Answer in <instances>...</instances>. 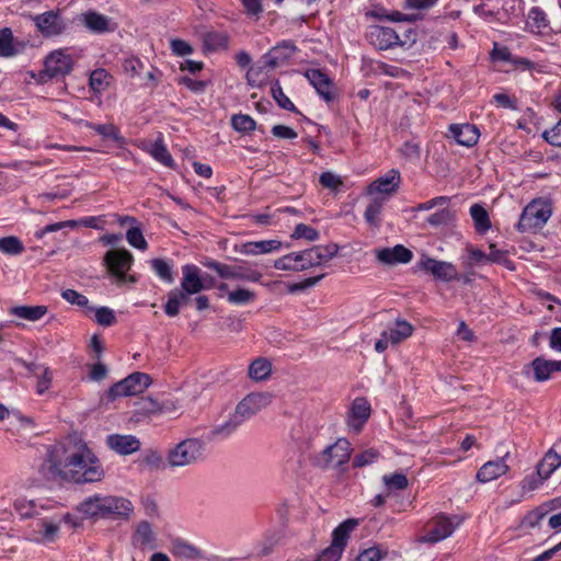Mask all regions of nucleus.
<instances>
[{"mask_svg": "<svg viewBox=\"0 0 561 561\" xmlns=\"http://www.w3.org/2000/svg\"><path fill=\"white\" fill-rule=\"evenodd\" d=\"M48 462L51 472L67 482L96 483L105 477L99 457L85 440L76 436L51 446Z\"/></svg>", "mask_w": 561, "mask_h": 561, "instance_id": "1", "label": "nucleus"}, {"mask_svg": "<svg viewBox=\"0 0 561 561\" xmlns=\"http://www.w3.org/2000/svg\"><path fill=\"white\" fill-rule=\"evenodd\" d=\"M77 511L88 518H128L134 512V505L125 497L94 494L83 500L77 506Z\"/></svg>", "mask_w": 561, "mask_h": 561, "instance_id": "2", "label": "nucleus"}, {"mask_svg": "<svg viewBox=\"0 0 561 561\" xmlns=\"http://www.w3.org/2000/svg\"><path fill=\"white\" fill-rule=\"evenodd\" d=\"M204 444L197 438L183 439L167 449V465L170 469L191 467L204 457Z\"/></svg>", "mask_w": 561, "mask_h": 561, "instance_id": "3", "label": "nucleus"}, {"mask_svg": "<svg viewBox=\"0 0 561 561\" xmlns=\"http://www.w3.org/2000/svg\"><path fill=\"white\" fill-rule=\"evenodd\" d=\"M552 215L551 202L545 198L533 199L523 210L517 229L534 232L541 229Z\"/></svg>", "mask_w": 561, "mask_h": 561, "instance_id": "4", "label": "nucleus"}, {"mask_svg": "<svg viewBox=\"0 0 561 561\" xmlns=\"http://www.w3.org/2000/svg\"><path fill=\"white\" fill-rule=\"evenodd\" d=\"M461 522V518L456 515L438 514L425 524L424 534L417 537L416 541L420 543H437L450 537Z\"/></svg>", "mask_w": 561, "mask_h": 561, "instance_id": "5", "label": "nucleus"}, {"mask_svg": "<svg viewBox=\"0 0 561 561\" xmlns=\"http://www.w3.org/2000/svg\"><path fill=\"white\" fill-rule=\"evenodd\" d=\"M73 67V58L67 49H57L51 51L44 61V69L38 72L37 81L46 83L48 80L58 77H65Z\"/></svg>", "mask_w": 561, "mask_h": 561, "instance_id": "6", "label": "nucleus"}, {"mask_svg": "<svg viewBox=\"0 0 561 561\" xmlns=\"http://www.w3.org/2000/svg\"><path fill=\"white\" fill-rule=\"evenodd\" d=\"M358 526V519L350 518L340 524L332 534V543L317 561H339L347 543L350 534Z\"/></svg>", "mask_w": 561, "mask_h": 561, "instance_id": "7", "label": "nucleus"}, {"mask_svg": "<svg viewBox=\"0 0 561 561\" xmlns=\"http://www.w3.org/2000/svg\"><path fill=\"white\" fill-rule=\"evenodd\" d=\"M204 266L215 271L224 279L260 283L263 276L257 270L244 265L224 264L215 260L206 261Z\"/></svg>", "mask_w": 561, "mask_h": 561, "instance_id": "8", "label": "nucleus"}, {"mask_svg": "<svg viewBox=\"0 0 561 561\" xmlns=\"http://www.w3.org/2000/svg\"><path fill=\"white\" fill-rule=\"evenodd\" d=\"M61 519L54 517L39 518L32 523L26 531V538L41 545H49L59 538Z\"/></svg>", "mask_w": 561, "mask_h": 561, "instance_id": "9", "label": "nucleus"}, {"mask_svg": "<svg viewBox=\"0 0 561 561\" xmlns=\"http://www.w3.org/2000/svg\"><path fill=\"white\" fill-rule=\"evenodd\" d=\"M151 383V378L145 373H133L123 380L113 385L108 390V397L115 400L119 397L137 396L142 393Z\"/></svg>", "mask_w": 561, "mask_h": 561, "instance_id": "10", "label": "nucleus"}, {"mask_svg": "<svg viewBox=\"0 0 561 561\" xmlns=\"http://www.w3.org/2000/svg\"><path fill=\"white\" fill-rule=\"evenodd\" d=\"M414 328L405 320L398 319L392 325H389L380 334L375 343V350L383 353L389 346H396L413 334Z\"/></svg>", "mask_w": 561, "mask_h": 561, "instance_id": "11", "label": "nucleus"}, {"mask_svg": "<svg viewBox=\"0 0 561 561\" xmlns=\"http://www.w3.org/2000/svg\"><path fill=\"white\" fill-rule=\"evenodd\" d=\"M554 373H561V360L546 359L541 356L523 368V375L537 382L549 380Z\"/></svg>", "mask_w": 561, "mask_h": 561, "instance_id": "12", "label": "nucleus"}, {"mask_svg": "<svg viewBox=\"0 0 561 561\" xmlns=\"http://www.w3.org/2000/svg\"><path fill=\"white\" fill-rule=\"evenodd\" d=\"M272 398L268 392H251L237 404L234 411L244 422L268 407Z\"/></svg>", "mask_w": 561, "mask_h": 561, "instance_id": "13", "label": "nucleus"}, {"mask_svg": "<svg viewBox=\"0 0 561 561\" xmlns=\"http://www.w3.org/2000/svg\"><path fill=\"white\" fill-rule=\"evenodd\" d=\"M351 451V443L345 438H339L322 451L320 461L325 468H339L350 460Z\"/></svg>", "mask_w": 561, "mask_h": 561, "instance_id": "14", "label": "nucleus"}, {"mask_svg": "<svg viewBox=\"0 0 561 561\" xmlns=\"http://www.w3.org/2000/svg\"><path fill=\"white\" fill-rule=\"evenodd\" d=\"M401 183L400 172L396 169L389 170L382 176L373 181L366 190L369 196H385L387 201L396 193Z\"/></svg>", "mask_w": 561, "mask_h": 561, "instance_id": "15", "label": "nucleus"}, {"mask_svg": "<svg viewBox=\"0 0 561 561\" xmlns=\"http://www.w3.org/2000/svg\"><path fill=\"white\" fill-rule=\"evenodd\" d=\"M182 280L180 291L187 298L190 296L201 293L205 289H210L211 285H207L202 276V271L194 264H185L182 266Z\"/></svg>", "mask_w": 561, "mask_h": 561, "instance_id": "16", "label": "nucleus"}, {"mask_svg": "<svg viewBox=\"0 0 561 561\" xmlns=\"http://www.w3.org/2000/svg\"><path fill=\"white\" fill-rule=\"evenodd\" d=\"M104 260L110 272L115 275L118 280L125 279L134 261L131 253L125 249L108 251Z\"/></svg>", "mask_w": 561, "mask_h": 561, "instance_id": "17", "label": "nucleus"}, {"mask_svg": "<svg viewBox=\"0 0 561 561\" xmlns=\"http://www.w3.org/2000/svg\"><path fill=\"white\" fill-rule=\"evenodd\" d=\"M417 266L444 282H450L458 277L457 268L449 262L424 256L419 261Z\"/></svg>", "mask_w": 561, "mask_h": 561, "instance_id": "18", "label": "nucleus"}, {"mask_svg": "<svg viewBox=\"0 0 561 561\" xmlns=\"http://www.w3.org/2000/svg\"><path fill=\"white\" fill-rule=\"evenodd\" d=\"M508 457L510 453L507 451L504 456L497 457L494 460H489L483 463L477 471V481L481 483H488L506 474L510 470V466L506 462Z\"/></svg>", "mask_w": 561, "mask_h": 561, "instance_id": "19", "label": "nucleus"}, {"mask_svg": "<svg viewBox=\"0 0 561 561\" xmlns=\"http://www.w3.org/2000/svg\"><path fill=\"white\" fill-rule=\"evenodd\" d=\"M305 76L322 100L330 103L335 99L333 81L327 73L320 69H309Z\"/></svg>", "mask_w": 561, "mask_h": 561, "instance_id": "20", "label": "nucleus"}, {"mask_svg": "<svg viewBox=\"0 0 561 561\" xmlns=\"http://www.w3.org/2000/svg\"><path fill=\"white\" fill-rule=\"evenodd\" d=\"M283 243L278 239L247 241L236 247V251L242 255L256 256L279 252Z\"/></svg>", "mask_w": 561, "mask_h": 561, "instance_id": "21", "label": "nucleus"}, {"mask_svg": "<svg viewBox=\"0 0 561 561\" xmlns=\"http://www.w3.org/2000/svg\"><path fill=\"white\" fill-rule=\"evenodd\" d=\"M370 404L364 398H356L347 413V426L354 433H359L370 416Z\"/></svg>", "mask_w": 561, "mask_h": 561, "instance_id": "22", "label": "nucleus"}, {"mask_svg": "<svg viewBox=\"0 0 561 561\" xmlns=\"http://www.w3.org/2000/svg\"><path fill=\"white\" fill-rule=\"evenodd\" d=\"M367 37L374 46L381 50L393 47L400 41L393 28L381 25L369 26Z\"/></svg>", "mask_w": 561, "mask_h": 561, "instance_id": "23", "label": "nucleus"}, {"mask_svg": "<svg viewBox=\"0 0 561 561\" xmlns=\"http://www.w3.org/2000/svg\"><path fill=\"white\" fill-rule=\"evenodd\" d=\"M376 259L385 265H397L409 263L413 253L408 248L397 244L393 248H381L375 251Z\"/></svg>", "mask_w": 561, "mask_h": 561, "instance_id": "24", "label": "nucleus"}, {"mask_svg": "<svg viewBox=\"0 0 561 561\" xmlns=\"http://www.w3.org/2000/svg\"><path fill=\"white\" fill-rule=\"evenodd\" d=\"M34 23L38 31L44 36H55L61 34L66 24L58 13L54 11H48L42 14L34 16Z\"/></svg>", "mask_w": 561, "mask_h": 561, "instance_id": "25", "label": "nucleus"}, {"mask_svg": "<svg viewBox=\"0 0 561 561\" xmlns=\"http://www.w3.org/2000/svg\"><path fill=\"white\" fill-rule=\"evenodd\" d=\"M107 447L118 455L127 456L138 451L140 440L135 435L111 434L106 437Z\"/></svg>", "mask_w": 561, "mask_h": 561, "instance_id": "26", "label": "nucleus"}, {"mask_svg": "<svg viewBox=\"0 0 561 561\" xmlns=\"http://www.w3.org/2000/svg\"><path fill=\"white\" fill-rule=\"evenodd\" d=\"M297 48L290 41H283L276 46L272 47L264 56L265 66L268 68H275L288 59H290L296 53Z\"/></svg>", "mask_w": 561, "mask_h": 561, "instance_id": "27", "label": "nucleus"}, {"mask_svg": "<svg viewBox=\"0 0 561 561\" xmlns=\"http://www.w3.org/2000/svg\"><path fill=\"white\" fill-rule=\"evenodd\" d=\"M80 22L92 33L113 32L116 24L110 18L95 11H88L80 15Z\"/></svg>", "mask_w": 561, "mask_h": 561, "instance_id": "28", "label": "nucleus"}, {"mask_svg": "<svg viewBox=\"0 0 561 561\" xmlns=\"http://www.w3.org/2000/svg\"><path fill=\"white\" fill-rule=\"evenodd\" d=\"M54 504L48 500H27L19 497L14 501V510L21 518H31L39 515L42 511H49Z\"/></svg>", "mask_w": 561, "mask_h": 561, "instance_id": "29", "label": "nucleus"}, {"mask_svg": "<svg viewBox=\"0 0 561 561\" xmlns=\"http://www.w3.org/2000/svg\"><path fill=\"white\" fill-rule=\"evenodd\" d=\"M306 256L307 270L320 266L332 260L337 253L336 244L317 245L304 250Z\"/></svg>", "mask_w": 561, "mask_h": 561, "instance_id": "30", "label": "nucleus"}, {"mask_svg": "<svg viewBox=\"0 0 561 561\" xmlns=\"http://www.w3.org/2000/svg\"><path fill=\"white\" fill-rule=\"evenodd\" d=\"M449 133L458 145L465 147L474 146L480 137L479 129L471 124H453L449 126Z\"/></svg>", "mask_w": 561, "mask_h": 561, "instance_id": "31", "label": "nucleus"}, {"mask_svg": "<svg viewBox=\"0 0 561 561\" xmlns=\"http://www.w3.org/2000/svg\"><path fill=\"white\" fill-rule=\"evenodd\" d=\"M526 30L534 35H546L550 30V23L546 12L539 7H533L526 18Z\"/></svg>", "mask_w": 561, "mask_h": 561, "instance_id": "32", "label": "nucleus"}, {"mask_svg": "<svg viewBox=\"0 0 561 561\" xmlns=\"http://www.w3.org/2000/svg\"><path fill=\"white\" fill-rule=\"evenodd\" d=\"M140 148L149 153L157 162L168 168H174L175 162L169 152L162 138H158L153 142H142Z\"/></svg>", "mask_w": 561, "mask_h": 561, "instance_id": "33", "label": "nucleus"}, {"mask_svg": "<svg viewBox=\"0 0 561 561\" xmlns=\"http://www.w3.org/2000/svg\"><path fill=\"white\" fill-rule=\"evenodd\" d=\"M156 534L151 525L147 520H142L137 525V528L133 535V545L139 549H154Z\"/></svg>", "mask_w": 561, "mask_h": 561, "instance_id": "34", "label": "nucleus"}, {"mask_svg": "<svg viewBox=\"0 0 561 561\" xmlns=\"http://www.w3.org/2000/svg\"><path fill=\"white\" fill-rule=\"evenodd\" d=\"M387 203L385 196H370V199L364 211V219L368 226L378 229L381 226V215L383 206Z\"/></svg>", "mask_w": 561, "mask_h": 561, "instance_id": "35", "label": "nucleus"}, {"mask_svg": "<svg viewBox=\"0 0 561 561\" xmlns=\"http://www.w3.org/2000/svg\"><path fill=\"white\" fill-rule=\"evenodd\" d=\"M274 267L279 271L300 272L307 270L304 251L291 252L274 261Z\"/></svg>", "mask_w": 561, "mask_h": 561, "instance_id": "36", "label": "nucleus"}, {"mask_svg": "<svg viewBox=\"0 0 561 561\" xmlns=\"http://www.w3.org/2000/svg\"><path fill=\"white\" fill-rule=\"evenodd\" d=\"M25 367L37 378L36 392L41 396L44 394L50 388L53 381L51 369L35 363L26 364Z\"/></svg>", "mask_w": 561, "mask_h": 561, "instance_id": "37", "label": "nucleus"}, {"mask_svg": "<svg viewBox=\"0 0 561 561\" xmlns=\"http://www.w3.org/2000/svg\"><path fill=\"white\" fill-rule=\"evenodd\" d=\"M560 467L561 455L558 454L553 448H550L538 462L536 469L538 470L539 476L548 480Z\"/></svg>", "mask_w": 561, "mask_h": 561, "instance_id": "38", "label": "nucleus"}, {"mask_svg": "<svg viewBox=\"0 0 561 561\" xmlns=\"http://www.w3.org/2000/svg\"><path fill=\"white\" fill-rule=\"evenodd\" d=\"M242 423V417H240L234 411L227 421L215 426L210 431L209 436L211 439H226L230 437Z\"/></svg>", "mask_w": 561, "mask_h": 561, "instance_id": "39", "label": "nucleus"}, {"mask_svg": "<svg viewBox=\"0 0 561 561\" xmlns=\"http://www.w3.org/2000/svg\"><path fill=\"white\" fill-rule=\"evenodd\" d=\"M23 46L15 42L11 28L4 27L0 30V57L10 58L18 55Z\"/></svg>", "mask_w": 561, "mask_h": 561, "instance_id": "40", "label": "nucleus"}, {"mask_svg": "<svg viewBox=\"0 0 561 561\" xmlns=\"http://www.w3.org/2000/svg\"><path fill=\"white\" fill-rule=\"evenodd\" d=\"M47 311L46 306H16L10 309L12 316L31 322L41 320Z\"/></svg>", "mask_w": 561, "mask_h": 561, "instance_id": "41", "label": "nucleus"}, {"mask_svg": "<svg viewBox=\"0 0 561 561\" xmlns=\"http://www.w3.org/2000/svg\"><path fill=\"white\" fill-rule=\"evenodd\" d=\"M112 82L111 73L103 69L98 68L90 73L89 85L91 90L96 94L105 92Z\"/></svg>", "mask_w": 561, "mask_h": 561, "instance_id": "42", "label": "nucleus"}, {"mask_svg": "<svg viewBox=\"0 0 561 561\" xmlns=\"http://www.w3.org/2000/svg\"><path fill=\"white\" fill-rule=\"evenodd\" d=\"M249 377L254 381L267 379L272 374V363L267 358L257 357L254 359L248 370Z\"/></svg>", "mask_w": 561, "mask_h": 561, "instance_id": "43", "label": "nucleus"}, {"mask_svg": "<svg viewBox=\"0 0 561 561\" xmlns=\"http://www.w3.org/2000/svg\"><path fill=\"white\" fill-rule=\"evenodd\" d=\"M171 552L176 557L187 560H196L203 557L202 551L197 547L182 539L172 541Z\"/></svg>", "mask_w": 561, "mask_h": 561, "instance_id": "44", "label": "nucleus"}, {"mask_svg": "<svg viewBox=\"0 0 561 561\" xmlns=\"http://www.w3.org/2000/svg\"><path fill=\"white\" fill-rule=\"evenodd\" d=\"M229 35L225 32H208L204 35V48L210 51L224 50L229 46Z\"/></svg>", "mask_w": 561, "mask_h": 561, "instance_id": "45", "label": "nucleus"}, {"mask_svg": "<svg viewBox=\"0 0 561 561\" xmlns=\"http://www.w3.org/2000/svg\"><path fill=\"white\" fill-rule=\"evenodd\" d=\"M470 216L474 222V228L479 233H485L491 228L489 214L480 204H473L470 207Z\"/></svg>", "mask_w": 561, "mask_h": 561, "instance_id": "46", "label": "nucleus"}, {"mask_svg": "<svg viewBox=\"0 0 561 561\" xmlns=\"http://www.w3.org/2000/svg\"><path fill=\"white\" fill-rule=\"evenodd\" d=\"M256 299L255 291L238 287L227 293V301L233 306H244L254 302Z\"/></svg>", "mask_w": 561, "mask_h": 561, "instance_id": "47", "label": "nucleus"}, {"mask_svg": "<svg viewBox=\"0 0 561 561\" xmlns=\"http://www.w3.org/2000/svg\"><path fill=\"white\" fill-rule=\"evenodd\" d=\"M142 463L152 470H160L168 468L167 465V454L163 456L157 449H147L141 455Z\"/></svg>", "mask_w": 561, "mask_h": 561, "instance_id": "48", "label": "nucleus"}, {"mask_svg": "<svg viewBox=\"0 0 561 561\" xmlns=\"http://www.w3.org/2000/svg\"><path fill=\"white\" fill-rule=\"evenodd\" d=\"M61 297L70 305L83 308L85 316L91 314L92 306L89 305V299L84 295L75 289H65L61 291Z\"/></svg>", "mask_w": 561, "mask_h": 561, "instance_id": "49", "label": "nucleus"}, {"mask_svg": "<svg viewBox=\"0 0 561 561\" xmlns=\"http://www.w3.org/2000/svg\"><path fill=\"white\" fill-rule=\"evenodd\" d=\"M84 127L93 129L103 138L112 139L116 142L122 140L119 129L113 124L84 123Z\"/></svg>", "mask_w": 561, "mask_h": 561, "instance_id": "50", "label": "nucleus"}, {"mask_svg": "<svg viewBox=\"0 0 561 561\" xmlns=\"http://www.w3.org/2000/svg\"><path fill=\"white\" fill-rule=\"evenodd\" d=\"M94 321L102 327H111L116 323L115 311L108 307H92Z\"/></svg>", "mask_w": 561, "mask_h": 561, "instance_id": "51", "label": "nucleus"}, {"mask_svg": "<svg viewBox=\"0 0 561 561\" xmlns=\"http://www.w3.org/2000/svg\"><path fill=\"white\" fill-rule=\"evenodd\" d=\"M231 125L234 130L243 134L252 133L256 128L255 121L245 114H234L231 117Z\"/></svg>", "mask_w": 561, "mask_h": 561, "instance_id": "52", "label": "nucleus"}, {"mask_svg": "<svg viewBox=\"0 0 561 561\" xmlns=\"http://www.w3.org/2000/svg\"><path fill=\"white\" fill-rule=\"evenodd\" d=\"M151 267L157 276L163 282L168 284H172L174 282L172 266L167 261L162 259H153L151 261Z\"/></svg>", "mask_w": 561, "mask_h": 561, "instance_id": "53", "label": "nucleus"}, {"mask_svg": "<svg viewBox=\"0 0 561 561\" xmlns=\"http://www.w3.org/2000/svg\"><path fill=\"white\" fill-rule=\"evenodd\" d=\"M181 299H188L180 290H171L168 294V300L164 305V312L169 317H176L181 308Z\"/></svg>", "mask_w": 561, "mask_h": 561, "instance_id": "54", "label": "nucleus"}, {"mask_svg": "<svg viewBox=\"0 0 561 561\" xmlns=\"http://www.w3.org/2000/svg\"><path fill=\"white\" fill-rule=\"evenodd\" d=\"M0 251L4 254L18 255L24 251V245L16 237H3L0 238Z\"/></svg>", "mask_w": 561, "mask_h": 561, "instance_id": "55", "label": "nucleus"}, {"mask_svg": "<svg viewBox=\"0 0 561 561\" xmlns=\"http://www.w3.org/2000/svg\"><path fill=\"white\" fill-rule=\"evenodd\" d=\"M438 207L439 209L426 219L434 227L445 226L454 220V213L449 209L448 205Z\"/></svg>", "mask_w": 561, "mask_h": 561, "instance_id": "56", "label": "nucleus"}, {"mask_svg": "<svg viewBox=\"0 0 561 561\" xmlns=\"http://www.w3.org/2000/svg\"><path fill=\"white\" fill-rule=\"evenodd\" d=\"M512 66L516 70L529 71L531 73L533 72H538V73L546 72V66L543 64L534 62L527 58L518 57V56H514Z\"/></svg>", "mask_w": 561, "mask_h": 561, "instance_id": "57", "label": "nucleus"}, {"mask_svg": "<svg viewBox=\"0 0 561 561\" xmlns=\"http://www.w3.org/2000/svg\"><path fill=\"white\" fill-rule=\"evenodd\" d=\"M382 481L389 491L404 490L408 486V478L403 473L386 474Z\"/></svg>", "mask_w": 561, "mask_h": 561, "instance_id": "58", "label": "nucleus"}, {"mask_svg": "<svg viewBox=\"0 0 561 561\" xmlns=\"http://www.w3.org/2000/svg\"><path fill=\"white\" fill-rule=\"evenodd\" d=\"M126 239L131 247L138 250L145 251L148 248V243L141 230L138 227H131L130 229H128L126 233Z\"/></svg>", "mask_w": 561, "mask_h": 561, "instance_id": "59", "label": "nucleus"}, {"mask_svg": "<svg viewBox=\"0 0 561 561\" xmlns=\"http://www.w3.org/2000/svg\"><path fill=\"white\" fill-rule=\"evenodd\" d=\"M319 237L318 230L305 224H298L291 233L293 239H306L308 241H316Z\"/></svg>", "mask_w": 561, "mask_h": 561, "instance_id": "60", "label": "nucleus"}, {"mask_svg": "<svg viewBox=\"0 0 561 561\" xmlns=\"http://www.w3.org/2000/svg\"><path fill=\"white\" fill-rule=\"evenodd\" d=\"M545 481H547V479L539 476L538 470L536 469L535 473L525 477L520 481L522 491L523 493L535 491L540 488Z\"/></svg>", "mask_w": 561, "mask_h": 561, "instance_id": "61", "label": "nucleus"}, {"mask_svg": "<svg viewBox=\"0 0 561 561\" xmlns=\"http://www.w3.org/2000/svg\"><path fill=\"white\" fill-rule=\"evenodd\" d=\"M144 68V62L137 57L126 58L123 62V69L130 78L138 77Z\"/></svg>", "mask_w": 561, "mask_h": 561, "instance_id": "62", "label": "nucleus"}, {"mask_svg": "<svg viewBox=\"0 0 561 561\" xmlns=\"http://www.w3.org/2000/svg\"><path fill=\"white\" fill-rule=\"evenodd\" d=\"M379 457V454L375 449H367L355 456L353 463L355 467H365L374 463Z\"/></svg>", "mask_w": 561, "mask_h": 561, "instance_id": "63", "label": "nucleus"}, {"mask_svg": "<svg viewBox=\"0 0 561 561\" xmlns=\"http://www.w3.org/2000/svg\"><path fill=\"white\" fill-rule=\"evenodd\" d=\"M543 139L554 147H561V119L550 129L542 133Z\"/></svg>", "mask_w": 561, "mask_h": 561, "instance_id": "64", "label": "nucleus"}]
</instances>
